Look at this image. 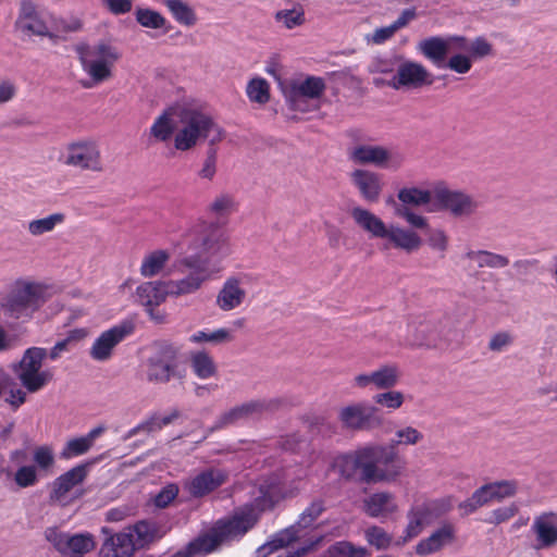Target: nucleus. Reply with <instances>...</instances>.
Returning <instances> with one entry per match:
<instances>
[{"label": "nucleus", "instance_id": "33", "mask_svg": "<svg viewBox=\"0 0 557 557\" xmlns=\"http://www.w3.org/2000/svg\"><path fill=\"white\" fill-rule=\"evenodd\" d=\"M193 373L201 379L207 380L215 375L216 364L213 358L203 350L193 351L189 357Z\"/></svg>", "mask_w": 557, "mask_h": 557}, {"label": "nucleus", "instance_id": "36", "mask_svg": "<svg viewBox=\"0 0 557 557\" xmlns=\"http://www.w3.org/2000/svg\"><path fill=\"white\" fill-rule=\"evenodd\" d=\"M170 253L166 250L158 249L144 257L140 265V274L144 277H152L158 275L168 261Z\"/></svg>", "mask_w": 557, "mask_h": 557}, {"label": "nucleus", "instance_id": "56", "mask_svg": "<svg viewBox=\"0 0 557 557\" xmlns=\"http://www.w3.org/2000/svg\"><path fill=\"white\" fill-rule=\"evenodd\" d=\"M230 339H231L230 332L225 329H219L213 332H209V331H205V330L198 331L189 337V341L191 343H196V344L203 343V342L223 343V342L230 341Z\"/></svg>", "mask_w": 557, "mask_h": 557}, {"label": "nucleus", "instance_id": "59", "mask_svg": "<svg viewBox=\"0 0 557 557\" xmlns=\"http://www.w3.org/2000/svg\"><path fill=\"white\" fill-rule=\"evenodd\" d=\"M14 481L21 488L35 485L37 482L36 468L34 466L20 467L14 474Z\"/></svg>", "mask_w": 557, "mask_h": 557}, {"label": "nucleus", "instance_id": "55", "mask_svg": "<svg viewBox=\"0 0 557 557\" xmlns=\"http://www.w3.org/2000/svg\"><path fill=\"white\" fill-rule=\"evenodd\" d=\"M247 419L242 405L236 406L228 411L223 412L214 423L213 430H221L228 425H233L242 420Z\"/></svg>", "mask_w": 557, "mask_h": 557}, {"label": "nucleus", "instance_id": "49", "mask_svg": "<svg viewBox=\"0 0 557 557\" xmlns=\"http://www.w3.org/2000/svg\"><path fill=\"white\" fill-rule=\"evenodd\" d=\"M367 542L376 549H386L392 544V536L381 527L372 525L364 532Z\"/></svg>", "mask_w": 557, "mask_h": 557}, {"label": "nucleus", "instance_id": "20", "mask_svg": "<svg viewBox=\"0 0 557 557\" xmlns=\"http://www.w3.org/2000/svg\"><path fill=\"white\" fill-rule=\"evenodd\" d=\"M400 377L398 366L388 363L379 367L370 373H362L355 376V385L366 388L373 385L376 389H392L397 385Z\"/></svg>", "mask_w": 557, "mask_h": 557}, {"label": "nucleus", "instance_id": "24", "mask_svg": "<svg viewBox=\"0 0 557 557\" xmlns=\"http://www.w3.org/2000/svg\"><path fill=\"white\" fill-rule=\"evenodd\" d=\"M363 511L371 518H386L398 511V505L392 493L377 492L363 500Z\"/></svg>", "mask_w": 557, "mask_h": 557}, {"label": "nucleus", "instance_id": "57", "mask_svg": "<svg viewBox=\"0 0 557 557\" xmlns=\"http://www.w3.org/2000/svg\"><path fill=\"white\" fill-rule=\"evenodd\" d=\"M488 488L492 491L495 500H502L506 497H511L517 493V482L513 480L497 481L487 483Z\"/></svg>", "mask_w": 557, "mask_h": 557}, {"label": "nucleus", "instance_id": "45", "mask_svg": "<svg viewBox=\"0 0 557 557\" xmlns=\"http://www.w3.org/2000/svg\"><path fill=\"white\" fill-rule=\"evenodd\" d=\"M397 197L404 205L412 206L426 205L432 200L431 191L417 187L401 188Z\"/></svg>", "mask_w": 557, "mask_h": 557}, {"label": "nucleus", "instance_id": "31", "mask_svg": "<svg viewBox=\"0 0 557 557\" xmlns=\"http://www.w3.org/2000/svg\"><path fill=\"white\" fill-rule=\"evenodd\" d=\"M388 151L380 146L361 145L352 149L350 158L359 164L372 163L382 166L388 160Z\"/></svg>", "mask_w": 557, "mask_h": 557}, {"label": "nucleus", "instance_id": "32", "mask_svg": "<svg viewBox=\"0 0 557 557\" xmlns=\"http://www.w3.org/2000/svg\"><path fill=\"white\" fill-rule=\"evenodd\" d=\"M409 329H412V335L409 338L411 346L438 348L441 347L440 342L434 333L433 326L429 322H420L418 325L410 324Z\"/></svg>", "mask_w": 557, "mask_h": 557}, {"label": "nucleus", "instance_id": "3", "mask_svg": "<svg viewBox=\"0 0 557 557\" xmlns=\"http://www.w3.org/2000/svg\"><path fill=\"white\" fill-rule=\"evenodd\" d=\"M42 304L44 288L33 282L17 280L0 294V311L10 319H30Z\"/></svg>", "mask_w": 557, "mask_h": 557}, {"label": "nucleus", "instance_id": "44", "mask_svg": "<svg viewBox=\"0 0 557 557\" xmlns=\"http://www.w3.org/2000/svg\"><path fill=\"white\" fill-rule=\"evenodd\" d=\"M325 503L323 499H314L312 500L305 510L300 513L297 525L300 529L310 528L317 519L325 511Z\"/></svg>", "mask_w": 557, "mask_h": 557}, {"label": "nucleus", "instance_id": "4", "mask_svg": "<svg viewBox=\"0 0 557 557\" xmlns=\"http://www.w3.org/2000/svg\"><path fill=\"white\" fill-rule=\"evenodd\" d=\"M47 349L32 346L24 350L21 359L11 366L12 372L21 386L29 394H36L46 388L54 377L50 369H44Z\"/></svg>", "mask_w": 557, "mask_h": 557}, {"label": "nucleus", "instance_id": "52", "mask_svg": "<svg viewBox=\"0 0 557 557\" xmlns=\"http://www.w3.org/2000/svg\"><path fill=\"white\" fill-rule=\"evenodd\" d=\"M373 400L376 405H380L388 410L399 409L404 401V394L399 391L386 389L384 393H379L373 396Z\"/></svg>", "mask_w": 557, "mask_h": 557}, {"label": "nucleus", "instance_id": "51", "mask_svg": "<svg viewBox=\"0 0 557 557\" xmlns=\"http://www.w3.org/2000/svg\"><path fill=\"white\" fill-rule=\"evenodd\" d=\"M91 446L84 436L75 437L66 442L60 453L62 459H72L86 454Z\"/></svg>", "mask_w": 557, "mask_h": 557}, {"label": "nucleus", "instance_id": "50", "mask_svg": "<svg viewBox=\"0 0 557 557\" xmlns=\"http://www.w3.org/2000/svg\"><path fill=\"white\" fill-rule=\"evenodd\" d=\"M129 534L133 536L136 548H141L153 541L154 529L147 521H139L134 525Z\"/></svg>", "mask_w": 557, "mask_h": 557}, {"label": "nucleus", "instance_id": "11", "mask_svg": "<svg viewBox=\"0 0 557 557\" xmlns=\"http://www.w3.org/2000/svg\"><path fill=\"white\" fill-rule=\"evenodd\" d=\"M228 480V472L220 468H208L184 480L183 490L193 498H203Z\"/></svg>", "mask_w": 557, "mask_h": 557}, {"label": "nucleus", "instance_id": "28", "mask_svg": "<svg viewBox=\"0 0 557 557\" xmlns=\"http://www.w3.org/2000/svg\"><path fill=\"white\" fill-rule=\"evenodd\" d=\"M385 238L389 240L392 247L407 253L418 250L422 245V240L416 232L394 225L387 228Z\"/></svg>", "mask_w": 557, "mask_h": 557}, {"label": "nucleus", "instance_id": "61", "mask_svg": "<svg viewBox=\"0 0 557 557\" xmlns=\"http://www.w3.org/2000/svg\"><path fill=\"white\" fill-rule=\"evenodd\" d=\"M178 486L175 483H170L161 488L154 496L153 503L158 508L168 507L178 495Z\"/></svg>", "mask_w": 557, "mask_h": 557}, {"label": "nucleus", "instance_id": "13", "mask_svg": "<svg viewBox=\"0 0 557 557\" xmlns=\"http://www.w3.org/2000/svg\"><path fill=\"white\" fill-rule=\"evenodd\" d=\"M134 331V322L125 320L102 332L91 346V358L98 361L108 360L112 355L113 348L125 337L132 335Z\"/></svg>", "mask_w": 557, "mask_h": 557}, {"label": "nucleus", "instance_id": "17", "mask_svg": "<svg viewBox=\"0 0 557 557\" xmlns=\"http://www.w3.org/2000/svg\"><path fill=\"white\" fill-rule=\"evenodd\" d=\"M450 41L457 42L460 48H466L467 39L463 36H454L449 39L432 36L421 40L418 44V50L435 67L445 69Z\"/></svg>", "mask_w": 557, "mask_h": 557}, {"label": "nucleus", "instance_id": "62", "mask_svg": "<svg viewBox=\"0 0 557 557\" xmlns=\"http://www.w3.org/2000/svg\"><path fill=\"white\" fill-rule=\"evenodd\" d=\"M518 512V506L516 504H510L506 507H500L494 509L491 513V517L486 519L487 523L499 524L508 521L512 517H515Z\"/></svg>", "mask_w": 557, "mask_h": 557}, {"label": "nucleus", "instance_id": "19", "mask_svg": "<svg viewBox=\"0 0 557 557\" xmlns=\"http://www.w3.org/2000/svg\"><path fill=\"white\" fill-rule=\"evenodd\" d=\"M138 302L146 308V311L152 320L158 323L164 321V317L156 312V307L160 306L169 297V290L165 288L164 281L145 282L136 289Z\"/></svg>", "mask_w": 557, "mask_h": 557}, {"label": "nucleus", "instance_id": "22", "mask_svg": "<svg viewBox=\"0 0 557 557\" xmlns=\"http://www.w3.org/2000/svg\"><path fill=\"white\" fill-rule=\"evenodd\" d=\"M456 537V529L450 522L443 523L433 531L430 536L421 540L416 545V554L422 557L440 552L444 546L453 543Z\"/></svg>", "mask_w": 557, "mask_h": 557}, {"label": "nucleus", "instance_id": "16", "mask_svg": "<svg viewBox=\"0 0 557 557\" xmlns=\"http://www.w3.org/2000/svg\"><path fill=\"white\" fill-rule=\"evenodd\" d=\"M14 27L26 36L51 37L49 27L37 11L33 0H21Z\"/></svg>", "mask_w": 557, "mask_h": 557}, {"label": "nucleus", "instance_id": "14", "mask_svg": "<svg viewBox=\"0 0 557 557\" xmlns=\"http://www.w3.org/2000/svg\"><path fill=\"white\" fill-rule=\"evenodd\" d=\"M325 89V81L322 77L307 76L302 82H292L285 90V96L292 109L304 112V99H319Z\"/></svg>", "mask_w": 557, "mask_h": 557}, {"label": "nucleus", "instance_id": "18", "mask_svg": "<svg viewBox=\"0 0 557 557\" xmlns=\"http://www.w3.org/2000/svg\"><path fill=\"white\" fill-rule=\"evenodd\" d=\"M434 200L455 216L470 215L478 208V203L469 195L446 187L435 188Z\"/></svg>", "mask_w": 557, "mask_h": 557}, {"label": "nucleus", "instance_id": "12", "mask_svg": "<svg viewBox=\"0 0 557 557\" xmlns=\"http://www.w3.org/2000/svg\"><path fill=\"white\" fill-rule=\"evenodd\" d=\"M433 83L434 77L432 73L423 64L406 60L398 65L389 86L394 89H419L424 86H431Z\"/></svg>", "mask_w": 557, "mask_h": 557}, {"label": "nucleus", "instance_id": "1", "mask_svg": "<svg viewBox=\"0 0 557 557\" xmlns=\"http://www.w3.org/2000/svg\"><path fill=\"white\" fill-rule=\"evenodd\" d=\"M391 445L366 444L338 455L334 468L345 481L357 484L395 482L406 470V461L395 451L398 445H416L423 435L412 426L396 431Z\"/></svg>", "mask_w": 557, "mask_h": 557}, {"label": "nucleus", "instance_id": "27", "mask_svg": "<svg viewBox=\"0 0 557 557\" xmlns=\"http://www.w3.org/2000/svg\"><path fill=\"white\" fill-rule=\"evenodd\" d=\"M136 549L133 536L125 532L114 534L107 539L101 548L100 557H131Z\"/></svg>", "mask_w": 557, "mask_h": 557}, {"label": "nucleus", "instance_id": "10", "mask_svg": "<svg viewBox=\"0 0 557 557\" xmlns=\"http://www.w3.org/2000/svg\"><path fill=\"white\" fill-rule=\"evenodd\" d=\"M338 420L349 431H371L383 425L380 409L367 403H354L338 411Z\"/></svg>", "mask_w": 557, "mask_h": 557}, {"label": "nucleus", "instance_id": "34", "mask_svg": "<svg viewBox=\"0 0 557 557\" xmlns=\"http://www.w3.org/2000/svg\"><path fill=\"white\" fill-rule=\"evenodd\" d=\"M163 4L181 25L194 26L197 22L195 10L184 0H163Z\"/></svg>", "mask_w": 557, "mask_h": 557}, {"label": "nucleus", "instance_id": "53", "mask_svg": "<svg viewBox=\"0 0 557 557\" xmlns=\"http://www.w3.org/2000/svg\"><path fill=\"white\" fill-rule=\"evenodd\" d=\"M33 460L41 471H49L54 466V454L51 446L41 445L35 448Z\"/></svg>", "mask_w": 557, "mask_h": 557}, {"label": "nucleus", "instance_id": "48", "mask_svg": "<svg viewBox=\"0 0 557 557\" xmlns=\"http://www.w3.org/2000/svg\"><path fill=\"white\" fill-rule=\"evenodd\" d=\"M331 557H366L368 550L364 547H357L347 541L336 542L327 549Z\"/></svg>", "mask_w": 557, "mask_h": 557}, {"label": "nucleus", "instance_id": "43", "mask_svg": "<svg viewBox=\"0 0 557 557\" xmlns=\"http://www.w3.org/2000/svg\"><path fill=\"white\" fill-rule=\"evenodd\" d=\"M467 258L475 260L480 268H505L509 264L507 257L486 250L469 251Z\"/></svg>", "mask_w": 557, "mask_h": 557}, {"label": "nucleus", "instance_id": "26", "mask_svg": "<svg viewBox=\"0 0 557 557\" xmlns=\"http://www.w3.org/2000/svg\"><path fill=\"white\" fill-rule=\"evenodd\" d=\"M246 296V292L240 286L239 278L228 277L216 296V305L223 311H230L239 307Z\"/></svg>", "mask_w": 557, "mask_h": 557}, {"label": "nucleus", "instance_id": "2", "mask_svg": "<svg viewBox=\"0 0 557 557\" xmlns=\"http://www.w3.org/2000/svg\"><path fill=\"white\" fill-rule=\"evenodd\" d=\"M184 244L188 250L196 253L186 256L180 261L182 267L189 270L186 276L164 281L170 297H181L198 292L205 282L221 271V267L216 263L231 252L226 232L213 222H197L184 236Z\"/></svg>", "mask_w": 557, "mask_h": 557}, {"label": "nucleus", "instance_id": "9", "mask_svg": "<svg viewBox=\"0 0 557 557\" xmlns=\"http://www.w3.org/2000/svg\"><path fill=\"white\" fill-rule=\"evenodd\" d=\"M45 537L62 557H84L96 548L95 536L89 532L71 534L50 527L45 530Z\"/></svg>", "mask_w": 557, "mask_h": 557}, {"label": "nucleus", "instance_id": "5", "mask_svg": "<svg viewBox=\"0 0 557 557\" xmlns=\"http://www.w3.org/2000/svg\"><path fill=\"white\" fill-rule=\"evenodd\" d=\"M76 52L83 71L96 84L102 83L112 76V67L121 58L119 49L108 41H99L95 45H78Z\"/></svg>", "mask_w": 557, "mask_h": 557}, {"label": "nucleus", "instance_id": "21", "mask_svg": "<svg viewBox=\"0 0 557 557\" xmlns=\"http://www.w3.org/2000/svg\"><path fill=\"white\" fill-rule=\"evenodd\" d=\"M532 532L535 534L536 548H550L557 544V512L545 511L533 520Z\"/></svg>", "mask_w": 557, "mask_h": 557}, {"label": "nucleus", "instance_id": "37", "mask_svg": "<svg viewBox=\"0 0 557 557\" xmlns=\"http://www.w3.org/2000/svg\"><path fill=\"white\" fill-rule=\"evenodd\" d=\"M180 417V411L177 409H173L169 414L164 417H159L157 414L151 416L148 420L141 422L129 431L128 436H134L138 434L140 431H146L148 433L160 431L164 426L171 424L175 419Z\"/></svg>", "mask_w": 557, "mask_h": 557}, {"label": "nucleus", "instance_id": "63", "mask_svg": "<svg viewBox=\"0 0 557 557\" xmlns=\"http://www.w3.org/2000/svg\"><path fill=\"white\" fill-rule=\"evenodd\" d=\"M397 29L393 23L388 26L376 28L372 34L367 35V41L373 45H383L392 39Z\"/></svg>", "mask_w": 557, "mask_h": 557}, {"label": "nucleus", "instance_id": "25", "mask_svg": "<svg viewBox=\"0 0 557 557\" xmlns=\"http://www.w3.org/2000/svg\"><path fill=\"white\" fill-rule=\"evenodd\" d=\"M87 476V466L78 465L58 476L52 484L51 498L62 500L76 485Z\"/></svg>", "mask_w": 557, "mask_h": 557}, {"label": "nucleus", "instance_id": "39", "mask_svg": "<svg viewBox=\"0 0 557 557\" xmlns=\"http://www.w3.org/2000/svg\"><path fill=\"white\" fill-rule=\"evenodd\" d=\"M276 23H281L286 29L301 26L306 22L305 10L301 4H296L290 10H280L274 14Z\"/></svg>", "mask_w": 557, "mask_h": 557}, {"label": "nucleus", "instance_id": "60", "mask_svg": "<svg viewBox=\"0 0 557 557\" xmlns=\"http://www.w3.org/2000/svg\"><path fill=\"white\" fill-rule=\"evenodd\" d=\"M472 67L471 57L466 54L457 53L451 55L445 62V69H449L458 74H466Z\"/></svg>", "mask_w": 557, "mask_h": 557}, {"label": "nucleus", "instance_id": "54", "mask_svg": "<svg viewBox=\"0 0 557 557\" xmlns=\"http://www.w3.org/2000/svg\"><path fill=\"white\" fill-rule=\"evenodd\" d=\"M218 171V151L215 148H210L207 151L206 158L197 175L207 181H212Z\"/></svg>", "mask_w": 557, "mask_h": 557}, {"label": "nucleus", "instance_id": "15", "mask_svg": "<svg viewBox=\"0 0 557 557\" xmlns=\"http://www.w3.org/2000/svg\"><path fill=\"white\" fill-rule=\"evenodd\" d=\"M256 523V513L249 509H242L230 518L218 520L213 527L225 543L242 539Z\"/></svg>", "mask_w": 557, "mask_h": 557}, {"label": "nucleus", "instance_id": "58", "mask_svg": "<svg viewBox=\"0 0 557 557\" xmlns=\"http://www.w3.org/2000/svg\"><path fill=\"white\" fill-rule=\"evenodd\" d=\"M408 524L404 531V536H401L397 541V545L405 544L409 542L410 540L417 537L423 530V527L425 525L420 518H418L416 515H412V512L408 511Z\"/></svg>", "mask_w": 557, "mask_h": 557}, {"label": "nucleus", "instance_id": "42", "mask_svg": "<svg viewBox=\"0 0 557 557\" xmlns=\"http://www.w3.org/2000/svg\"><path fill=\"white\" fill-rule=\"evenodd\" d=\"M299 529L300 528L296 523L275 533L271 541H269L263 546V548L269 549V552H273L288 546L289 544L299 539Z\"/></svg>", "mask_w": 557, "mask_h": 557}, {"label": "nucleus", "instance_id": "7", "mask_svg": "<svg viewBox=\"0 0 557 557\" xmlns=\"http://www.w3.org/2000/svg\"><path fill=\"white\" fill-rule=\"evenodd\" d=\"M180 347L170 343L159 344L154 354L147 360V380L153 383H168L174 377L182 379L184 374L180 370Z\"/></svg>", "mask_w": 557, "mask_h": 557}, {"label": "nucleus", "instance_id": "23", "mask_svg": "<svg viewBox=\"0 0 557 557\" xmlns=\"http://www.w3.org/2000/svg\"><path fill=\"white\" fill-rule=\"evenodd\" d=\"M351 183L361 197L369 202H376L382 191L381 176L368 170H355L350 173Z\"/></svg>", "mask_w": 557, "mask_h": 557}, {"label": "nucleus", "instance_id": "40", "mask_svg": "<svg viewBox=\"0 0 557 557\" xmlns=\"http://www.w3.org/2000/svg\"><path fill=\"white\" fill-rule=\"evenodd\" d=\"M136 21L143 27L159 29L164 28L165 32H169L170 25L166 27L168 21L161 15L158 11L151 9L138 8L135 11Z\"/></svg>", "mask_w": 557, "mask_h": 557}, {"label": "nucleus", "instance_id": "30", "mask_svg": "<svg viewBox=\"0 0 557 557\" xmlns=\"http://www.w3.org/2000/svg\"><path fill=\"white\" fill-rule=\"evenodd\" d=\"M280 500V488L276 485H260L259 495L255 499L246 505L243 509H249L257 516V521L260 515L272 509Z\"/></svg>", "mask_w": 557, "mask_h": 557}, {"label": "nucleus", "instance_id": "35", "mask_svg": "<svg viewBox=\"0 0 557 557\" xmlns=\"http://www.w3.org/2000/svg\"><path fill=\"white\" fill-rule=\"evenodd\" d=\"M175 125L170 110L163 111L150 126V136L160 143L169 141L174 134Z\"/></svg>", "mask_w": 557, "mask_h": 557}, {"label": "nucleus", "instance_id": "38", "mask_svg": "<svg viewBox=\"0 0 557 557\" xmlns=\"http://www.w3.org/2000/svg\"><path fill=\"white\" fill-rule=\"evenodd\" d=\"M237 211V203L231 194H220L208 207V212L216 219H227Z\"/></svg>", "mask_w": 557, "mask_h": 557}, {"label": "nucleus", "instance_id": "47", "mask_svg": "<svg viewBox=\"0 0 557 557\" xmlns=\"http://www.w3.org/2000/svg\"><path fill=\"white\" fill-rule=\"evenodd\" d=\"M247 96L252 102L264 104L270 99V87L264 78H253L248 83Z\"/></svg>", "mask_w": 557, "mask_h": 557}, {"label": "nucleus", "instance_id": "64", "mask_svg": "<svg viewBox=\"0 0 557 557\" xmlns=\"http://www.w3.org/2000/svg\"><path fill=\"white\" fill-rule=\"evenodd\" d=\"M471 58H484L492 54L493 47L484 37H476L470 46Z\"/></svg>", "mask_w": 557, "mask_h": 557}, {"label": "nucleus", "instance_id": "41", "mask_svg": "<svg viewBox=\"0 0 557 557\" xmlns=\"http://www.w3.org/2000/svg\"><path fill=\"white\" fill-rule=\"evenodd\" d=\"M221 544H223V542L214 527H212L205 535L190 542V548L194 549L195 555H207L214 552Z\"/></svg>", "mask_w": 557, "mask_h": 557}, {"label": "nucleus", "instance_id": "46", "mask_svg": "<svg viewBox=\"0 0 557 557\" xmlns=\"http://www.w3.org/2000/svg\"><path fill=\"white\" fill-rule=\"evenodd\" d=\"M64 221V214L54 213L44 219L33 220L28 223V232L33 236H39L45 233L51 232L57 224Z\"/></svg>", "mask_w": 557, "mask_h": 557}, {"label": "nucleus", "instance_id": "29", "mask_svg": "<svg viewBox=\"0 0 557 557\" xmlns=\"http://www.w3.org/2000/svg\"><path fill=\"white\" fill-rule=\"evenodd\" d=\"M350 214L356 224L370 233L372 237L385 238L388 227L379 216L361 207L352 208Z\"/></svg>", "mask_w": 557, "mask_h": 557}, {"label": "nucleus", "instance_id": "6", "mask_svg": "<svg viewBox=\"0 0 557 557\" xmlns=\"http://www.w3.org/2000/svg\"><path fill=\"white\" fill-rule=\"evenodd\" d=\"M181 127L174 135V148L177 151H189L199 141L206 140L210 133L220 129L212 116L201 110L184 108L180 112Z\"/></svg>", "mask_w": 557, "mask_h": 557}, {"label": "nucleus", "instance_id": "8", "mask_svg": "<svg viewBox=\"0 0 557 557\" xmlns=\"http://www.w3.org/2000/svg\"><path fill=\"white\" fill-rule=\"evenodd\" d=\"M59 160L64 165L78 169L81 171L97 173L103 171V161L99 145L97 141L88 138L67 143L64 146Z\"/></svg>", "mask_w": 557, "mask_h": 557}]
</instances>
